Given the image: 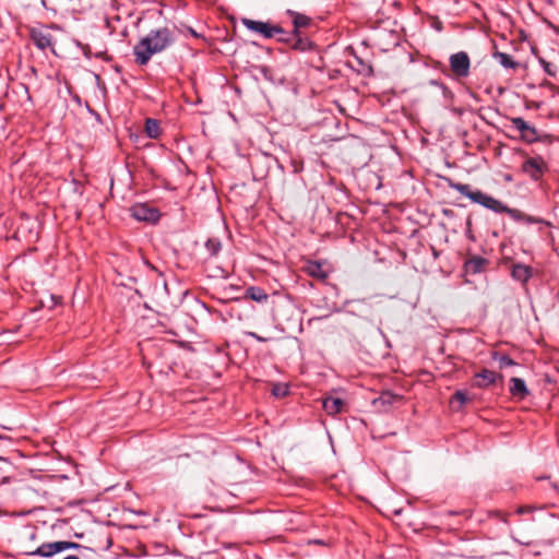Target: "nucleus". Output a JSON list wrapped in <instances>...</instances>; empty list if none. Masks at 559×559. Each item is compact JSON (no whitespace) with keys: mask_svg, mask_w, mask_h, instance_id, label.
<instances>
[{"mask_svg":"<svg viewBox=\"0 0 559 559\" xmlns=\"http://www.w3.org/2000/svg\"><path fill=\"white\" fill-rule=\"evenodd\" d=\"M175 43L174 32L168 27L151 29L148 34L140 39L133 47L135 62L139 66H146L152 56L163 52Z\"/></svg>","mask_w":559,"mask_h":559,"instance_id":"1","label":"nucleus"},{"mask_svg":"<svg viewBox=\"0 0 559 559\" xmlns=\"http://www.w3.org/2000/svg\"><path fill=\"white\" fill-rule=\"evenodd\" d=\"M52 28L57 26H39L33 27L29 32L33 44L40 50L45 51L49 49L55 53L56 39L51 34Z\"/></svg>","mask_w":559,"mask_h":559,"instance_id":"2","label":"nucleus"},{"mask_svg":"<svg viewBox=\"0 0 559 559\" xmlns=\"http://www.w3.org/2000/svg\"><path fill=\"white\" fill-rule=\"evenodd\" d=\"M457 189L463 194L468 197L474 203L483 205L484 207H487L488 210H510L509 207L502 205L499 201L495 200L490 195H488L479 190L472 191L469 189V186H467V185H459Z\"/></svg>","mask_w":559,"mask_h":559,"instance_id":"3","label":"nucleus"},{"mask_svg":"<svg viewBox=\"0 0 559 559\" xmlns=\"http://www.w3.org/2000/svg\"><path fill=\"white\" fill-rule=\"evenodd\" d=\"M242 24L248 29L260 34L264 38H273L276 35H286V31H284L280 25H274L269 22L242 19Z\"/></svg>","mask_w":559,"mask_h":559,"instance_id":"4","label":"nucleus"},{"mask_svg":"<svg viewBox=\"0 0 559 559\" xmlns=\"http://www.w3.org/2000/svg\"><path fill=\"white\" fill-rule=\"evenodd\" d=\"M450 70L453 78L465 79L469 75L471 59L465 51L452 53L449 58Z\"/></svg>","mask_w":559,"mask_h":559,"instance_id":"5","label":"nucleus"},{"mask_svg":"<svg viewBox=\"0 0 559 559\" xmlns=\"http://www.w3.org/2000/svg\"><path fill=\"white\" fill-rule=\"evenodd\" d=\"M490 264V261L484 257L467 253L464 261L463 270L467 275H476L485 272Z\"/></svg>","mask_w":559,"mask_h":559,"instance_id":"6","label":"nucleus"},{"mask_svg":"<svg viewBox=\"0 0 559 559\" xmlns=\"http://www.w3.org/2000/svg\"><path fill=\"white\" fill-rule=\"evenodd\" d=\"M502 379L503 376L501 373L484 368L474 374L472 385L478 389H486Z\"/></svg>","mask_w":559,"mask_h":559,"instance_id":"7","label":"nucleus"},{"mask_svg":"<svg viewBox=\"0 0 559 559\" xmlns=\"http://www.w3.org/2000/svg\"><path fill=\"white\" fill-rule=\"evenodd\" d=\"M402 400V395L394 394L391 391H383L378 397L373 399L372 405L378 412L386 413L394 403Z\"/></svg>","mask_w":559,"mask_h":559,"instance_id":"8","label":"nucleus"},{"mask_svg":"<svg viewBox=\"0 0 559 559\" xmlns=\"http://www.w3.org/2000/svg\"><path fill=\"white\" fill-rule=\"evenodd\" d=\"M304 271L309 276L319 281H326L329 278V271L323 267V263L319 261H307Z\"/></svg>","mask_w":559,"mask_h":559,"instance_id":"9","label":"nucleus"},{"mask_svg":"<svg viewBox=\"0 0 559 559\" xmlns=\"http://www.w3.org/2000/svg\"><path fill=\"white\" fill-rule=\"evenodd\" d=\"M545 163L540 157L537 158H528L526 162L523 163V171L526 173L528 176H531L533 179L537 180L544 169H545Z\"/></svg>","mask_w":559,"mask_h":559,"instance_id":"10","label":"nucleus"},{"mask_svg":"<svg viewBox=\"0 0 559 559\" xmlns=\"http://www.w3.org/2000/svg\"><path fill=\"white\" fill-rule=\"evenodd\" d=\"M533 275V269L522 263H514L511 267V276L513 280L523 284L527 283Z\"/></svg>","mask_w":559,"mask_h":559,"instance_id":"11","label":"nucleus"},{"mask_svg":"<svg viewBox=\"0 0 559 559\" xmlns=\"http://www.w3.org/2000/svg\"><path fill=\"white\" fill-rule=\"evenodd\" d=\"M61 546L59 542L44 543L37 547L34 551L29 552L31 556H39L44 558H50L53 555L61 552Z\"/></svg>","mask_w":559,"mask_h":559,"instance_id":"12","label":"nucleus"},{"mask_svg":"<svg viewBox=\"0 0 559 559\" xmlns=\"http://www.w3.org/2000/svg\"><path fill=\"white\" fill-rule=\"evenodd\" d=\"M510 393L513 397L524 400L530 394V391L523 379L513 377L510 379Z\"/></svg>","mask_w":559,"mask_h":559,"instance_id":"13","label":"nucleus"},{"mask_svg":"<svg viewBox=\"0 0 559 559\" xmlns=\"http://www.w3.org/2000/svg\"><path fill=\"white\" fill-rule=\"evenodd\" d=\"M345 402L340 397L329 396L323 400L322 407L328 415H336L342 412Z\"/></svg>","mask_w":559,"mask_h":559,"instance_id":"14","label":"nucleus"},{"mask_svg":"<svg viewBox=\"0 0 559 559\" xmlns=\"http://www.w3.org/2000/svg\"><path fill=\"white\" fill-rule=\"evenodd\" d=\"M130 217L138 222L156 225L162 217V212H130Z\"/></svg>","mask_w":559,"mask_h":559,"instance_id":"15","label":"nucleus"},{"mask_svg":"<svg viewBox=\"0 0 559 559\" xmlns=\"http://www.w3.org/2000/svg\"><path fill=\"white\" fill-rule=\"evenodd\" d=\"M507 213L510 214L511 217L516 222H522L525 224L536 223V224H539L543 226H550L549 222H546V221L539 219V218H534L533 216L526 215L524 212L514 211V212H507Z\"/></svg>","mask_w":559,"mask_h":559,"instance_id":"16","label":"nucleus"},{"mask_svg":"<svg viewBox=\"0 0 559 559\" xmlns=\"http://www.w3.org/2000/svg\"><path fill=\"white\" fill-rule=\"evenodd\" d=\"M246 297L254 300L257 302H265L269 298V295L265 293V290L258 286H251L246 289Z\"/></svg>","mask_w":559,"mask_h":559,"instance_id":"17","label":"nucleus"},{"mask_svg":"<svg viewBox=\"0 0 559 559\" xmlns=\"http://www.w3.org/2000/svg\"><path fill=\"white\" fill-rule=\"evenodd\" d=\"M493 58L506 69H516L520 64L519 62L514 61L513 58L501 51H495Z\"/></svg>","mask_w":559,"mask_h":559,"instance_id":"18","label":"nucleus"},{"mask_svg":"<svg viewBox=\"0 0 559 559\" xmlns=\"http://www.w3.org/2000/svg\"><path fill=\"white\" fill-rule=\"evenodd\" d=\"M145 133L151 139H158L162 134L159 122L156 119L147 118L145 120Z\"/></svg>","mask_w":559,"mask_h":559,"instance_id":"19","label":"nucleus"},{"mask_svg":"<svg viewBox=\"0 0 559 559\" xmlns=\"http://www.w3.org/2000/svg\"><path fill=\"white\" fill-rule=\"evenodd\" d=\"M469 401H471L469 397L467 396V394L464 391L457 390L453 394V396L450 401V404H451L452 409L461 411L463 405H465Z\"/></svg>","mask_w":559,"mask_h":559,"instance_id":"20","label":"nucleus"},{"mask_svg":"<svg viewBox=\"0 0 559 559\" xmlns=\"http://www.w3.org/2000/svg\"><path fill=\"white\" fill-rule=\"evenodd\" d=\"M492 359L499 362L500 369L516 365V362L509 355L501 354L499 352L492 353Z\"/></svg>","mask_w":559,"mask_h":559,"instance_id":"21","label":"nucleus"},{"mask_svg":"<svg viewBox=\"0 0 559 559\" xmlns=\"http://www.w3.org/2000/svg\"><path fill=\"white\" fill-rule=\"evenodd\" d=\"M310 23H311V20L309 16H307L305 14L296 13L294 16V20H293L294 32L298 35L299 28L307 27L308 25H310Z\"/></svg>","mask_w":559,"mask_h":559,"instance_id":"22","label":"nucleus"},{"mask_svg":"<svg viewBox=\"0 0 559 559\" xmlns=\"http://www.w3.org/2000/svg\"><path fill=\"white\" fill-rule=\"evenodd\" d=\"M205 248L210 257H215L222 249V243L217 238H209L205 242Z\"/></svg>","mask_w":559,"mask_h":559,"instance_id":"23","label":"nucleus"},{"mask_svg":"<svg viewBox=\"0 0 559 559\" xmlns=\"http://www.w3.org/2000/svg\"><path fill=\"white\" fill-rule=\"evenodd\" d=\"M292 47L296 50L306 51L312 48V43L308 38H301L298 35L294 38Z\"/></svg>","mask_w":559,"mask_h":559,"instance_id":"24","label":"nucleus"},{"mask_svg":"<svg viewBox=\"0 0 559 559\" xmlns=\"http://www.w3.org/2000/svg\"><path fill=\"white\" fill-rule=\"evenodd\" d=\"M512 126L522 134L526 131H530V126L523 118L513 117L510 119Z\"/></svg>","mask_w":559,"mask_h":559,"instance_id":"25","label":"nucleus"},{"mask_svg":"<svg viewBox=\"0 0 559 559\" xmlns=\"http://www.w3.org/2000/svg\"><path fill=\"white\" fill-rule=\"evenodd\" d=\"M521 138L527 143H534L540 140L535 127L530 126V131L521 134Z\"/></svg>","mask_w":559,"mask_h":559,"instance_id":"26","label":"nucleus"},{"mask_svg":"<svg viewBox=\"0 0 559 559\" xmlns=\"http://www.w3.org/2000/svg\"><path fill=\"white\" fill-rule=\"evenodd\" d=\"M288 393H289V388L287 384L277 383V384H274L272 388V394L276 397H284V396L288 395Z\"/></svg>","mask_w":559,"mask_h":559,"instance_id":"27","label":"nucleus"},{"mask_svg":"<svg viewBox=\"0 0 559 559\" xmlns=\"http://www.w3.org/2000/svg\"><path fill=\"white\" fill-rule=\"evenodd\" d=\"M540 63H542V66H543L544 71H545L548 75H550V76H556V74H557V67H556L554 63L548 62V61L543 60V59L540 60Z\"/></svg>","mask_w":559,"mask_h":559,"instance_id":"28","label":"nucleus"},{"mask_svg":"<svg viewBox=\"0 0 559 559\" xmlns=\"http://www.w3.org/2000/svg\"><path fill=\"white\" fill-rule=\"evenodd\" d=\"M59 543L61 546V548H60L61 551H64L68 549H79V548L83 547L82 545L74 543V542L59 540Z\"/></svg>","mask_w":559,"mask_h":559,"instance_id":"29","label":"nucleus"},{"mask_svg":"<svg viewBox=\"0 0 559 559\" xmlns=\"http://www.w3.org/2000/svg\"><path fill=\"white\" fill-rule=\"evenodd\" d=\"M277 36H278L277 37L278 41L293 44L294 38L297 37L298 35L293 31L292 33L286 32V35H277Z\"/></svg>","mask_w":559,"mask_h":559,"instance_id":"30","label":"nucleus"},{"mask_svg":"<svg viewBox=\"0 0 559 559\" xmlns=\"http://www.w3.org/2000/svg\"><path fill=\"white\" fill-rule=\"evenodd\" d=\"M345 218H346V219H355L352 215H349V214H348V212H341V211L335 212L334 219H335L337 223L343 224V221H344Z\"/></svg>","mask_w":559,"mask_h":559,"instance_id":"31","label":"nucleus"},{"mask_svg":"<svg viewBox=\"0 0 559 559\" xmlns=\"http://www.w3.org/2000/svg\"><path fill=\"white\" fill-rule=\"evenodd\" d=\"M534 510H536L534 506H520L516 508L515 513L521 515L524 513H531Z\"/></svg>","mask_w":559,"mask_h":559,"instance_id":"32","label":"nucleus"},{"mask_svg":"<svg viewBox=\"0 0 559 559\" xmlns=\"http://www.w3.org/2000/svg\"><path fill=\"white\" fill-rule=\"evenodd\" d=\"M492 515H495L500 521L508 523V514L507 513H503L501 511H495V512H492Z\"/></svg>","mask_w":559,"mask_h":559,"instance_id":"33","label":"nucleus"},{"mask_svg":"<svg viewBox=\"0 0 559 559\" xmlns=\"http://www.w3.org/2000/svg\"><path fill=\"white\" fill-rule=\"evenodd\" d=\"M466 235L472 240L474 239V236L472 234V219H471V216H468L467 219H466Z\"/></svg>","mask_w":559,"mask_h":559,"instance_id":"34","label":"nucleus"},{"mask_svg":"<svg viewBox=\"0 0 559 559\" xmlns=\"http://www.w3.org/2000/svg\"><path fill=\"white\" fill-rule=\"evenodd\" d=\"M0 463H2L5 466L9 465V462L7 460H4V459H1V457H0ZM1 469H2V467L0 466V471ZM7 479H8V477L5 475H1L0 476V485L3 484Z\"/></svg>","mask_w":559,"mask_h":559,"instance_id":"35","label":"nucleus"},{"mask_svg":"<svg viewBox=\"0 0 559 559\" xmlns=\"http://www.w3.org/2000/svg\"><path fill=\"white\" fill-rule=\"evenodd\" d=\"M293 167L295 173H299L302 170V163H297L296 160H293Z\"/></svg>","mask_w":559,"mask_h":559,"instance_id":"36","label":"nucleus"},{"mask_svg":"<svg viewBox=\"0 0 559 559\" xmlns=\"http://www.w3.org/2000/svg\"><path fill=\"white\" fill-rule=\"evenodd\" d=\"M542 86H546V87H548V88H550V90H552V91H556V90H557V86H556L555 84H552L551 82H549V81H544V82L542 83Z\"/></svg>","mask_w":559,"mask_h":559,"instance_id":"37","label":"nucleus"},{"mask_svg":"<svg viewBox=\"0 0 559 559\" xmlns=\"http://www.w3.org/2000/svg\"><path fill=\"white\" fill-rule=\"evenodd\" d=\"M431 252H432L433 259H438L441 253V251L437 250L433 246H431Z\"/></svg>","mask_w":559,"mask_h":559,"instance_id":"38","label":"nucleus"},{"mask_svg":"<svg viewBox=\"0 0 559 559\" xmlns=\"http://www.w3.org/2000/svg\"><path fill=\"white\" fill-rule=\"evenodd\" d=\"M249 335H250V336H252L253 338H255V340H257V341H259V342H263V341H264V338H263V337L259 336V335H258L257 333H254V332H250V333H249Z\"/></svg>","mask_w":559,"mask_h":559,"instance_id":"39","label":"nucleus"},{"mask_svg":"<svg viewBox=\"0 0 559 559\" xmlns=\"http://www.w3.org/2000/svg\"><path fill=\"white\" fill-rule=\"evenodd\" d=\"M63 559H80V558L78 556H74V555H69V556H67Z\"/></svg>","mask_w":559,"mask_h":559,"instance_id":"40","label":"nucleus"},{"mask_svg":"<svg viewBox=\"0 0 559 559\" xmlns=\"http://www.w3.org/2000/svg\"><path fill=\"white\" fill-rule=\"evenodd\" d=\"M190 33L192 36L199 37V34L195 31H193L192 28H190Z\"/></svg>","mask_w":559,"mask_h":559,"instance_id":"41","label":"nucleus"},{"mask_svg":"<svg viewBox=\"0 0 559 559\" xmlns=\"http://www.w3.org/2000/svg\"><path fill=\"white\" fill-rule=\"evenodd\" d=\"M74 214H75V219H79L81 216V212H74Z\"/></svg>","mask_w":559,"mask_h":559,"instance_id":"42","label":"nucleus"},{"mask_svg":"<svg viewBox=\"0 0 559 559\" xmlns=\"http://www.w3.org/2000/svg\"><path fill=\"white\" fill-rule=\"evenodd\" d=\"M431 84L437 85V86L442 85V84H441V83H439L438 81H431Z\"/></svg>","mask_w":559,"mask_h":559,"instance_id":"43","label":"nucleus"},{"mask_svg":"<svg viewBox=\"0 0 559 559\" xmlns=\"http://www.w3.org/2000/svg\"><path fill=\"white\" fill-rule=\"evenodd\" d=\"M520 544L522 545H530L531 543L530 542H523V540H518Z\"/></svg>","mask_w":559,"mask_h":559,"instance_id":"44","label":"nucleus"},{"mask_svg":"<svg viewBox=\"0 0 559 559\" xmlns=\"http://www.w3.org/2000/svg\"><path fill=\"white\" fill-rule=\"evenodd\" d=\"M143 210L148 211V210H151V209H150V207H147L146 205H143Z\"/></svg>","mask_w":559,"mask_h":559,"instance_id":"45","label":"nucleus"},{"mask_svg":"<svg viewBox=\"0 0 559 559\" xmlns=\"http://www.w3.org/2000/svg\"><path fill=\"white\" fill-rule=\"evenodd\" d=\"M26 216V213L25 212H21V217H24Z\"/></svg>","mask_w":559,"mask_h":559,"instance_id":"46","label":"nucleus"}]
</instances>
